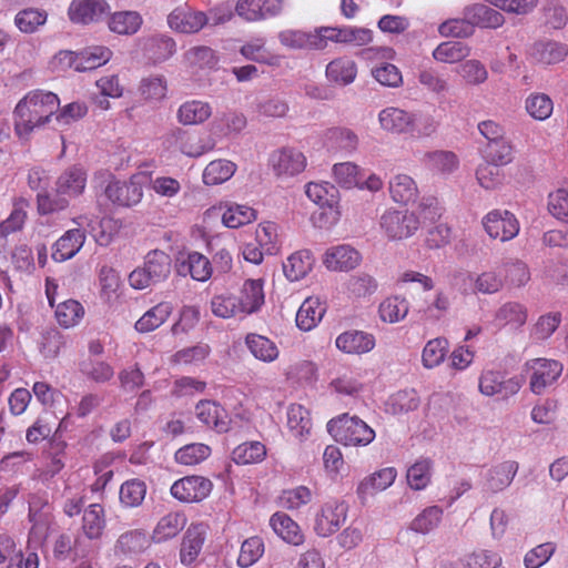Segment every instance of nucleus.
I'll list each match as a JSON object with an SVG mask.
<instances>
[{
  "instance_id": "1",
  "label": "nucleus",
  "mask_w": 568,
  "mask_h": 568,
  "mask_svg": "<svg viewBox=\"0 0 568 568\" xmlns=\"http://www.w3.org/2000/svg\"><path fill=\"white\" fill-rule=\"evenodd\" d=\"M79 226L67 231L52 246L51 256L55 262H64L72 258L83 246L85 234L82 229L88 230L99 245H108L116 231V222L110 217H98L80 215L73 219Z\"/></svg>"
},
{
  "instance_id": "2",
  "label": "nucleus",
  "mask_w": 568,
  "mask_h": 568,
  "mask_svg": "<svg viewBox=\"0 0 568 568\" xmlns=\"http://www.w3.org/2000/svg\"><path fill=\"white\" fill-rule=\"evenodd\" d=\"M58 95L50 91L32 90L16 105L13 111L14 131L20 139L49 123L59 109Z\"/></svg>"
},
{
  "instance_id": "3",
  "label": "nucleus",
  "mask_w": 568,
  "mask_h": 568,
  "mask_svg": "<svg viewBox=\"0 0 568 568\" xmlns=\"http://www.w3.org/2000/svg\"><path fill=\"white\" fill-rule=\"evenodd\" d=\"M438 203L428 199L416 211L387 209L379 217V227L389 241H402L413 236L423 221L435 222L442 216Z\"/></svg>"
},
{
  "instance_id": "4",
  "label": "nucleus",
  "mask_w": 568,
  "mask_h": 568,
  "mask_svg": "<svg viewBox=\"0 0 568 568\" xmlns=\"http://www.w3.org/2000/svg\"><path fill=\"white\" fill-rule=\"evenodd\" d=\"M333 438L345 446H367L375 438V432L356 416L343 414L327 423Z\"/></svg>"
},
{
  "instance_id": "5",
  "label": "nucleus",
  "mask_w": 568,
  "mask_h": 568,
  "mask_svg": "<svg viewBox=\"0 0 568 568\" xmlns=\"http://www.w3.org/2000/svg\"><path fill=\"white\" fill-rule=\"evenodd\" d=\"M525 371L528 375L530 390L536 395H541L558 382L564 365L554 358L538 357L527 361Z\"/></svg>"
},
{
  "instance_id": "6",
  "label": "nucleus",
  "mask_w": 568,
  "mask_h": 568,
  "mask_svg": "<svg viewBox=\"0 0 568 568\" xmlns=\"http://www.w3.org/2000/svg\"><path fill=\"white\" fill-rule=\"evenodd\" d=\"M305 193L307 197L322 209H328L326 215L327 222L320 223V227H328L334 225L339 219L337 210L339 193L335 185L329 182H310L306 184Z\"/></svg>"
},
{
  "instance_id": "7",
  "label": "nucleus",
  "mask_w": 568,
  "mask_h": 568,
  "mask_svg": "<svg viewBox=\"0 0 568 568\" xmlns=\"http://www.w3.org/2000/svg\"><path fill=\"white\" fill-rule=\"evenodd\" d=\"M162 145L169 152L179 151L189 158H199L213 149V145L206 144L201 138L181 128L168 131L162 136Z\"/></svg>"
},
{
  "instance_id": "8",
  "label": "nucleus",
  "mask_w": 568,
  "mask_h": 568,
  "mask_svg": "<svg viewBox=\"0 0 568 568\" xmlns=\"http://www.w3.org/2000/svg\"><path fill=\"white\" fill-rule=\"evenodd\" d=\"M348 506L345 501L331 499L322 505L315 515L314 530L321 537L335 534L347 518Z\"/></svg>"
},
{
  "instance_id": "9",
  "label": "nucleus",
  "mask_w": 568,
  "mask_h": 568,
  "mask_svg": "<svg viewBox=\"0 0 568 568\" xmlns=\"http://www.w3.org/2000/svg\"><path fill=\"white\" fill-rule=\"evenodd\" d=\"M274 174L282 180L294 178L306 169L307 160L302 151L285 146L274 151L270 156Z\"/></svg>"
},
{
  "instance_id": "10",
  "label": "nucleus",
  "mask_w": 568,
  "mask_h": 568,
  "mask_svg": "<svg viewBox=\"0 0 568 568\" xmlns=\"http://www.w3.org/2000/svg\"><path fill=\"white\" fill-rule=\"evenodd\" d=\"M483 226L489 237L501 242L514 239L519 232V222L507 210H493L483 217Z\"/></svg>"
},
{
  "instance_id": "11",
  "label": "nucleus",
  "mask_w": 568,
  "mask_h": 568,
  "mask_svg": "<svg viewBox=\"0 0 568 568\" xmlns=\"http://www.w3.org/2000/svg\"><path fill=\"white\" fill-rule=\"evenodd\" d=\"M143 179L142 174H135L128 182L112 180L105 187V195L116 205H135L140 203L143 196Z\"/></svg>"
},
{
  "instance_id": "12",
  "label": "nucleus",
  "mask_w": 568,
  "mask_h": 568,
  "mask_svg": "<svg viewBox=\"0 0 568 568\" xmlns=\"http://www.w3.org/2000/svg\"><path fill=\"white\" fill-rule=\"evenodd\" d=\"M284 2V0H237L234 11L241 19L256 22L280 16Z\"/></svg>"
},
{
  "instance_id": "13",
  "label": "nucleus",
  "mask_w": 568,
  "mask_h": 568,
  "mask_svg": "<svg viewBox=\"0 0 568 568\" xmlns=\"http://www.w3.org/2000/svg\"><path fill=\"white\" fill-rule=\"evenodd\" d=\"M206 24V13L186 4L174 8L168 16L169 28L179 33L194 34Z\"/></svg>"
},
{
  "instance_id": "14",
  "label": "nucleus",
  "mask_w": 568,
  "mask_h": 568,
  "mask_svg": "<svg viewBox=\"0 0 568 568\" xmlns=\"http://www.w3.org/2000/svg\"><path fill=\"white\" fill-rule=\"evenodd\" d=\"M212 487L210 479L193 475L174 481L170 491L175 499L182 503H199L211 494Z\"/></svg>"
},
{
  "instance_id": "15",
  "label": "nucleus",
  "mask_w": 568,
  "mask_h": 568,
  "mask_svg": "<svg viewBox=\"0 0 568 568\" xmlns=\"http://www.w3.org/2000/svg\"><path fill=\"white\" fill-rule=\"evenodd\" d=\"M110 11L105 0H72L68 17L77 24H89L101 20Z\"/></svg>"
},
{
  "instance_id": "16",
  "label": "nucleus",
  "mask_w": 568,
  "mask_h": 568,
  "mask_svg": "<svg viewBox=\"0 0 568 568\" xmlns=\"http://www.w3.org/2000/svg\"><path fill=\"white\" fill-rule=\"evenodd\" d=\"M397 477L395 467H385L365 476L357 485L356 494L361 503H366L369 497L386 490Z\"/></svg>"
},
{
  "instance_id": "17",
  "label": "nucleus",
  "mask_w": 568,
  "mask_h": 568,
  "mask_svg": "<svg viewBox=\"0 0 568 568\" xmlns=\"http://www.w3.org/2000/svg\"><path fill=\"white\" fill-rule=\"evenodd\" d=\"M362 255L348 244H339L326 250L323 264L329 271L348 272L359 265Z\"/></svg>"
},
{
  "instance_id": "18",
  "label": "nucleus",
  "mask_w": 568,
  "mask_h": 568,
  "mask_svg": "<svg viewBox=\"0 0 568 568\" xmlns=\"http://www.w3.org/2000/svg\"><path fill=\"white\" fill-rule=\"evenodd\" d=\"M520 387L518 378H505L500 372L485 371L479 377V390L485 396L508 397L517 394Z\"/></svg>"
},
{
  "instance_id": "19",
  "label": "nucleus",
  "mask_w": 568,
  "mask_h": 568,
  "mask_svg": "<svg viewBox=\"0 0 568 568\" xmlns=\"http://www.w3.org/2000/svg\"><path fill=\"white\" fill-rule=\"evenodd\" d=\"M376 338L372 333L348 329L341 333L335 339V346L338 351L348 355H363L374 349Z\"/></svg>"
},
{
  "instance_id": "20",
  "label": "nucleus",
  "mask_w": 568,
  "mask_h": 568,
  "mask_svg": "<svg viewBox=\"0 0 568 568\" xmlns=\"http://www.w3.org/2000/svg\"><path fill=\"white\" fill-rule=\"evenodd\" d=\"M518 471V464L506 460L487 469L483 476V489L496 494L506 489L514 480Z\"/></svg>"
},
{
  "instance_id": "21",
  "label": "nucleus",
  "mask_w": 568,
  "mask_h": 568,
  "mask_svg": "<svg viewBox=\"0 0 568 568\" xmlns=\"http://www.w3.org/2000/svg\"><path fill=\"white\" fill-rule=\"evenodd\" d=\"M176 271L179 275H190L194 281L206 282L213 274L211 261L199 252H190L178 258Z\"/></svg>"
},
{
  "instance_id": "22",
  "label": "nucleus",
  "mask_w": 568,
  "mask_h": 568,
  "mask_svg": "<svg viewBox=\"0 0 568 568\" xmlns=\"http://www.w3.org/2000/svg\"><path fill=\"white\" fill-rule=\"evenodd\" d=\"M87 185V172L80 165H72L64 170L55 182V192L63 195L70 202L80 196Z\"/></svg>"
},
{
  "instance_id": "23",
  "label": "nucleus",
  "mask_w": 568,
  "mask_h": 568,
  "mask_svg": "<svg viewBox=\"0 0 568 568\" xmlns=\"http://www.w3.org/2000/svg\"><path fill=\"white\" fill-rule=\"evenodd\" d=\"M410 120V111L398 106H385L377 114L381 130L388 134L408 135Z\"/></svg>"
},
{
  "instance_id": "24",
  "label": "nucleus",
  "mask_w": 568,
  "mask_h": 568,
  "mask_svg": "<svg viewBox=\"0 0 568 568\" xmlns=\"http://www.w3.org/2000/svg\"><path fill=\"white\" fill-rule=\"evenodd\" d=\"M410 311V303L402 294H392L384 297L377 307V315L384 324H397L403 322Z\"/></svg>"
},
{
  "instance_id": "25",
  "label": "nucleus",
  "mask_w": 568,
  "mask_h": 568,
  "mask_svg": "<svg viewBox=\"0 0 568 568\" xmlns=\"http://www.w3.org/2000/svg\"><path fill=\"white\" fill-rule=\"evenodd\" d=\"M207 527L202 523L191 524L185 531L180 550L183 565H191L200 555L205 541Z\"/></svg>"
},
{
  "instance_id": "26",
  "label": "nucleus",
  "mask_w": 568,
  "mask_h": 568,
  "mask_svg": "<svg viewBox=\"0 0 568 568\" xmlns=\"http://www.w3.org/2000/svg\"><path fill=\"white\" fill-rule=\"evenodd\" d=\"M247 124L243 113L236 111L222 112L215 115L210 123L213 136L223 139L241 133Z\"/></svg>"
},
{
  "instance_id": "27",
  "label": "nucleus",
  "mask_w": 568,
  "mask_h": 568,
  "mask_svg": "<svg viewBox=\"0 0 568 568\" xmlns=\"http://www.w3.org/2000/svg\"><path fill=\"white\" fill-rule=\"evenodd\" d=\"M527 318L528 310L524 304L506 302L495 312L493 325L499 329L507 326L518 329L526 324Z\"/></svg>"
},
{
  "instance_id": "28",
  "label": "nucleus",
  "mask_w": 568,
  "mask_h": 568,
  "mask_svg": "<svg viewBox=\"0 0 568 568\" xmlns=\"http://www.w3.org/2000/svg\"><path fill=\"white\" fill-rule=\"evenodd\" d=\"M195 416L210 428L219 433L229 429V416L226 410L217 403L212 400H202L195 406Z\"/></svg>"
},
{
  "instance_id": "29",
  "label": "nucleus",
  "mask_w": 568,
  "mask_h": 568,
  "mask_svg": "<svg viewBox=\"0 0 568 568\" xmlns=\"http://www.w3.org/2000/svg\"><path fill=\"white\" fill-rule=\"evenodd\" d=\"M236 300L243 316L257 312L264 304L263 281L246 280L236 295Z\"/></svg>"
},
{
  "instance_id": "30",
  "label": "nucleus",
  "mask_w": 568,
  "mask_h": 568,
  "mask_svg": "<svg viewBox=\"0 0 568 568\" xmlns=\"http://www.w3.org/2000/svg\"><path fill=\"white\" fill-rule=\"evenodd\" d=\"M388 191L394 202L404 205L415 202L419 194L415 180L405 173H398L390 178Z\"/></svg>"
},
{
  "instance_id": "31",
  "label": "nucleus",
  "mask_w": 568,
  "mask_h": 568,
  "mask_svg": "<svg viewBox=\"0 0 568 568\" xmlns=\"http://www.w3.org/2000/svg\"><path fill=\"white\" fill-rule=\"evenodd\" d=\"M326 312L325 305L320 297H307L296 313V326L304 332L315 328Z\"/></svg>"
},
{
  "instance_id": "32",
  "label": "nucleus",
  "mask_w": 568,
  "mask_h": 568,
  "mask_svg": "<svg viewBox=\"0 0 568 568\" xmlns=\"http://www.w3.org/2000/svg\"><path fill=\"white\" fill-rule=\"evenodd\" d=\"M187 523L186 516L180 511H172L156 523L152 531V540L161 544L176 537Z\"/></svg>"
},
{
  "instance_id": "33",
  "label": "nucleus",
  "mask_w": 568,
  "mask_h": 568,
  "mask_svg": "<svg viewBox=\"0 0 568 568\" xmlns=\"http://www.w3.org/2000/svg\"><path fill=\"white\" fill-rule=\"evenodd\" d=\"M212 106L202 100H190L182 103L176 111V119L182 125H199L212 115Z\"/></svg>"
},
{
  "instance_id": "34",
  "label": "nucleus",
  "mask_w": 568,
  "mask_h": 568,
  "mask_svg": "<svg viewBox=\"0 0 568 568\" xmlns=\"http://www.w3.org/2000/svg\"><path fill=\"white\" fill-rule=\"evenodd\" d=\"M314 257L308 250H300L292 253L283 262V272L291 282L304 278L313 268Z\"/></svg>"
},
{
  "instance_id": "35",
  "label": "nucleus",
  "mask_w": 568,
  "mask_h": 568,
  "mask_svg": "<svg viewBox=\"0 0 568 568\" xmlns=\"http://www.w3.org/2000/svg\"><path fill=\"white\" fill-rule=\"evenodd\" d=\"M326 78L329 82L345 87L353 83L357 75V65L347 57H339L326 65Z\"/></svg>"
},
{
  "instance_id": "36",
  "label": "nucleus",
  "mask_w": 568,
  "mask_h": 568,
  "mask_svg": "<svg viewBox=\"0 0 568 568\" xmlns=\"http://www.w3.org/2000/svg\"><path fill=\"white\" fill-rule=\"evenodd\" d=\"M530 55L540 64L559 63L568 55V45L557 41H539L531 47Z\"/></svg>"
},
{
  "instance_id": "37",
  "label": "nucleus",
  "mask_w": 568,
  "mask_h": 568,
  "mask_svg": "<svg viewBox=\"0 0 568 568\" xmlns=\"http://www.w3.org/2000/svg\"><path fill=\"white\" fill-rule=\"evenodd\" d=\"M245 346L255 359L263 363H273L280 356L277 345L264 335L248 333L245 336Z\"/></svg>"
},
{
  "instance_id": "38",
  "label": "nucleus",
  "mask_w": 568,
  "mask_h": 568,
  "mask_svg": "<svg viewBox=\"0 0 568 568\" xmlns=\"http://www.w3.org/2000/svg\"><path fill=\"white\" fill-rule=\"evenodd\" d=\"M270 525L274 532L288 544L297 546L304 540L300 526L285 513H275L270 519Z\"/></svg>"
},
{
  "instance_id": "39",
  "label": "nucleus",
  "mask_w": 568,
  "mask_h": 568,
  "mask_svg": "<svg viewBox=\"0 0 568 568\" xmlns=\"http://www.w3.org/2000/svg\"><path fill=\"white\" fill-rule=\"evenodd\" d=\"M420 398L415 389H402L392 394L385 403V412L400 416L416 410Z\"/></svg>"
},
{
  "instance_id": "40",
  "label": "nucleus",
  "mask_w": 568,
  "mask_h": 568,
  "mask_svg": "<svg viewBox=\"0 0 568 568\" xmlns=\"http://www.w3.org/2000/svg\"><path fill=\"white\" fill-rule=\"evenodd\" d=\"M465 17L473 24L481 28H498L505 22L504 16L495 9L481 3L468 6L464 10Z\"/></svg>"
},
{
  "instance_id": "41",
  "label": "nucleus",
  "mask_w": 568,
  "mask_h": 568,
  "mask_svg": "<svg viewBox=\"0 0 568 568\" xmlns=\"http://www.w3.org/2000/svg\"><path fill=\"white\" fill-rule=\"evenodd\" d=\"M286 416L291 435L300 440L305 439L312 429L310 412L300 404H292L287 408Z\"/></svg>"
},
{
  "instance_id": "42",
  "label": "nucleus",
  "mask_w": 568,
  "mask_h": 568,
  "mask_svg": "<svg viewBox=\"0 0 568 568\" xmlns=\"http://www.w3.org/2000/svg\"><path fill=\"white\" fill-rule=\"evenodd\" d=\"M434 463L430 458L420 457L406 471L408 486L413 490L426 489L433 477Z\"/></svg>"
},
{
  "instance_id": "43",
  "label": "nucleus",
  "mask_w": 568,
  "mask_h": 568,
  "mask_svg": "<svg viewBox=\"0 0 568 568\" xmlns=\"http://www.w3.org/2000/svg\"><path fill=\"white\" fill-rule=\"evenodd\" d=\"M378 288L377 281L369 274L357 273L344 283L346 295L352 300L366 298L375 294Z\"/></svg>"
},
{
  "instance_id": "44",
  "label": "nucleus",
  "mask_w": 568,
  "mask_h": 568,
  "mask_svg": "<svg viewBox=\"0 0 568 568\" xmlns=\"http://www.w3.org/2000/svg\"><path fill=\"white\" fill-rule=\"evenodd\" d=\"M143 23L142 16L138 11H118L109 20V29L121 36L135 34Z\"/></svg>"
},
{
  "instance_id": "45",
  "label": "nucleus",
  "mask_w": 568,
  "mask_h": 568,
  "mask_svg": "<svg viewBox=\"0 0 568 568\" xmlns=\"http://www.w3.org/2000/svg\"><path fill=\"white\" fill-rule=\"evenodd\" d=\"M256 211L247 204L230 203L222 213V223L229 229H237L254 222Z\"/></svg>"
},
{
  "instance_id": "46",
  "label": "nucleus",
  "mask_w": 568,
  "mask_h": 568,
  "mask_svg": "<svg viewBox=\"0 0 568 568\" xmlns=\"http://www.w3.org/2000/svg\"><path fill=\"white\" fill-rule=\"evenodd\" d=\"M175 50V41L165 36L151 37L144 43V54L154 63L168 60L174 54Z\"/></svg>"
},
{
  "instance_id": "47",
  "label": "nucleus",
  "mask_w": 568,
  "mask_h": 568,
  "mask_svg": "<svg viewBox=\"0 0 568 568\" xmlns=\"http://www.w3.org/2000/svg\"><path fill=\"white\" fill-rule=\"evenodd\" d=\"M169 302H161L146 311L135 323V329L140 333H149L160 327L172 313Z\"/></svg>"
},
{
  "instance_id": "48",
  "label": "nucleus",
  "mask_w": 568,
  "mask_h": 568,
  "mask_svg": "<svg viewBox=\"0 0 568 568\" xmlns=\"http://www.w3.org/2000/svg\"><path fill=\"white\" fill-rule=\"evenodd\" d=\"M236 171V164L230 160L219 159L211 161L203 171V183L217 185L230 180Z\"/></svg>"
},
{
  "instance_id": "49",
  "label": "nucleus",
  "mask_w": 568,
  "mask_h": 568,
  "mask_svg": "<svg viewBox=\"0 0 568 568\" xmlns=\"http://www.w3.org/2000/svg\"><path fill=\"white\" fill-rule=\"evenodd\" d=\"M424 164L437 174L448 175L457 170L459 161L455 153L440 150L426 153Z\"/></svg>"
},
{
  "instance_id": "50",
  "label": "nucleus",
  "mask_w": 568,
  "mask_h": 568,
  "mask_svg": "<svg viewBox=\"0 0 568 568\" xmlns=\"http://www.w3.org/2000/svg\"><path fill=\"white\" fill-rule=\"evenodd\" d=\"M449 342L445 337H435L425 344L422 351V364L427 369L438 367L446 358Z\"/></svg>"
},
{
  "instance_id": "51",
  "label": "nucleus",
  "mask_w": 568,
  "mask_h": 568,
  "mask_svg": "<svg viewBox=\"0 0 568 568\" xmlns=\"http://www.w3.org/2000/svg\"><path fill=\"white\" fill-rule=\"evenodd\" d=\"M408 135L415 139L432 136L439 126V121L429 112L410 111Z\"/></svg>"
},
{
  "instance_id": "52",
  "label": "nucleus",
  "mask_w": 568,
  "mask_h": 568,
  "mask_svg": "<svg viewBox=\"0 0 568 568\" xmlns=\"http://www.w3.org/2000/svg\"><path fill=\"white\" fill-rule=\"evenodd\" d=\"M105 528L104 509L100 504H91L83 513L82 529L89 539H98Z\"/></svg>"
},
{
  "instance_id": "53",
  "label": "nucleus",
  "mask_w": 568,
  "mask_h": 568,
  "mask_svg": "<svg viewBox=\"0 0 568 568\" xmlns=\"http://www.w3.org/2000/svg\"><path fill=\"white\" fill-rule=\"evenodd\" d=\"M48 13L43 9L27 8L17 12L14 16V26L20 32L31 34L45 24Z\"/></svg>"
},
{
  "instance_id": "54",
  "label": "nucleus",
  "mask_w": 568,
  "mask_h": 568,
  "mask_svg": "<svg viewBox=\"0 0 568 568\" xmlns=\"http://www.w3.org/2000/svg\"><path fill=\"white\" fill-rule=\"evenodd\" d=\"M112 57V51L102 45L89 47L79 52L78 72H84L104 65Z\"/></svg>"
},
{
  "instance_id": "55",
  "label": "nucleus",
  "mask_w": 568,
  "mask_h": 568,
  "mask_svg": "<svg viewBox=\"0 0 568 568\" xmlns=\"http://www.w3.org/2000/svg\"><path fill=\"white\" fill-rule=\"evenodd\" d=\"M526 112L537 121L549 119L554 111L551 98L541 92H532L525 99Z\"/></svg>"
},
{
  "instance_id": "56",
  "label": "nucleus",
  "mask_w": 568,
  "mask_h": 568,
  "mask_svg": "<svg viewBox=\"0 0 568 568\" xmlns=\"http://www.w3.org/2000/svg\"><path fill=\"white\" fill-rule=\"evenodd\" d=\"M256 242L268 255H275L281 247L278 226L274 222H262L256 229Z\"/></svg>"
},
{
  "instance_id": "57",
  "label": "nucleus",
  "mask_w": 568,
  "mask_h": 568,
  "mask_svg": "<svg viewBox=\"0 0 568 568\" xmlns=\"http://www.w3.org/2000/svg\"><path fill=\"white\" fill-rule=\"evenodd\" d=\"M470 51V48L463 42L447 41L437 45L433 52V57L438 62L456 63L469 57Z\"/></svg>"
},
{
  "instance_id": "58",
  "label": "nucleus",
  "mask_w": 568,
  "mask_h": 568,
  "mask_svg": "<svg viewBox=\"0 0 568 568\" xmlns=\"http://www.w3.org/2000/svg\"><path fill=\"white\" fill-rule=\"evenodd\" d=\"M184 60L192 70L213 69L217 64V55L206 45L190 48L184 53Z\"/></svg>"
},
{
  "instance_id": "59",
  "label": "nucleus",
  "mask_w": 568,
  "mask_h": 568,
  "mask_svg": "<svg viewBox=\"0 0 568 568\" xmlns=\"http://www.w3.org/2000/svg\"><path fill=\"white\" fill-rule=\"evenodd\" d=\"M55 320L64 328L74 327L84 316L83 306L75 300H67L55 307Z\"/></svg>"
},
{
  "instance_id": "60",
  "label": "nucleus",
  "mask_w": 568,
  "mask_h": 568,
  "mask_svg": "<svg viewBox=\"0 0 568 568\" xmlns=\"http://www.w3.org/2000/svg\"><path fill=\"white\" fill-rule=\"evenodd\" d=\"M149 545L145 531L140 529L129 530L122 534L115 544L118 552L123 555H136L142 552Z\"/></svg>"
},
{
  "instance_id": "61",
  "label": "nucleus",
  "mask_w": 568,
  "mask_h": 568,
  "mask_svg": "<svg viewBox=\"0 0 568 568\" xmlns=\"http://www.w3.org/2000/svg\"><path fill=\"white\" fill-rule=\"evenodd\" d=\"M456 72L467 85L477 87L488 79L486 65L477 59L465 60L458 65Z\"/></svg>"
},
{
  "instance_id": "62",
  "label": "nucleus",
  "mask_w": 568,
  "mask_h": 568,
  "mask_svg": "<svg viewBox=\"0 0 568 568\" xmlns=\"http://www.w3.org/2000/svg\"><path fill=\"white\" fill-rule=\"evenodd\" d=\"M146 494V485L140 479H130L124 481L119 491V499L123 507H139Z\"/></svg>"
},
{
  "instance_id": "63",
  "label": "nucleus",
  "mask_w": 568,
  "mask_h": 568,
  "mask_svg": "<svg viewBox=\"0 0 568 568\" xmlns=\"http://www.w3.org/2000/svg\"><path fill=\"white\" fill-rule=\"evenodd\" d=\"M0 568H22V551L7 534L0 535Z\"/></svg>"
},
{
  "instance_id": "64",
  "label": "nucleus",
  "mask_w": 568,
  "mask_h": 568,
  "mask_svg": "<svg viewBox=\"0 0 568 568\" xmlns=\"http://www.w3.org/2000/svg\"><path fill=\"white\" fill-rule=\"evenodd\" d=\"M547 209L552 217L568 224V186H560L548 194Z\"/></svg>"
}]
</instances>
